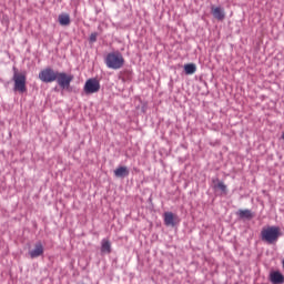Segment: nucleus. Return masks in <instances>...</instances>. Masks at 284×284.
<instances>
[{"instance_id": "1", "label": "nucleus", "mask_w": 284, "mask_h": 284, "mask_svg": "<svg viewBox=\"0 0 284 284\" xmlns=\"http://www.w3.org/2000/svg\"><path fill=\"white\" fill-rule=\"evenodd\" d=\"M282 235L280 226H265L262 229L261 239L267 244H276Z\"/></svg>"}, {"instance_id": "2", "label": "nucleus", "mask_w": 284, "mask_h": 284, "mask_svg": "<svg viewBox=\"0 0 284 284\" xmlns=\"http://www.w3.org/2000/svg\"><path fill=\"white\" fill-rule=\"evenodd\" d=\"M104 61L106 67L113 70L121 69L125 63L123 55L119 51L109 53Z\"/></svg>"}, {"instance_id": "3", "label": "nucleus", "mask_w": 284, "mask_h": 284, "mask_svg": "<svg viewBox=\"0 0 284 284\" xmlns=\"http://www.w3.org/2000/svg\"><path fill=\"white\" fill-rule=\"evenodd\" d=\"M14 70V74H13V82H14V87H13V90L16 92H19V93H24L27 92V77L24 73H18L16 68L13 69Z\"/></svg>"}, {"instance_id": "4", "label": "nucleus", "mask_w": 284, "mask_h": 284, "mask_svg": "<svg viewBox=\"0 0 284 284\" xmlns=\"http://www.w3.org/2000/svg\"><path fill=\"white\" fill-rule=\"evenodd\" d=\"M58 72L51 68H45L39 73V79L44 83H51L57 80Z\"/></svg>"}, {"instance_id": "5", "label": "nucleus", "mask_w": 284, "mask_h": 284, "mask_svg": "<svg viewBox=\"0 0 284 284\" xmlns=\"http://www.w3.org/2000/svg\"><path fill=\"white\" fill-rule=\"evenodd\" d=\"M72 80H73V75H71V74H67L64 72H58L57 73L55 81L59 84V87L63 90L69 89L70 83L72 82Z\"/></svg>"}, {"instance_id": "6", "label": "nucleus", "mask_w": 284, "mask_h": 284, "mask_svg": "<svg viewBox=\"0 0 284 284\" xmlns=\"http://www.w3.org/2000/svg\"><path fill=\"white\" fill-rule=\"evenodd\" d=\"M83 90L87 94L97 93L100 90V82L97 79H89L85 82Z\"/></svg>"}, {"instance_id": "7", "label": "nucleus", "mask_w": 284, "mask_h": 284, "mask_svg": "<svg viewBox=\"0 0 284 284\" xmlns=\"http://www.w3.org/2000/svg\"><path fill=\"white\" fill-rule=\"evenodd\" d=\"M211 12H212L213 17H214L216 20H219V21H223V20L225 19V11H224V9L221 8V7H215V6H213V7L211 8Z\"/></svg>"}, {"instance_id": "8", "label": "nucleus", "mask_w": 284, "mask_h": 284, "mask_svg": "<svg viewBox=\"0 0 284 284\" xmlns=\"http://www.w3.org/2000/svg\"><path fill=\"white\" fill-rule=\"evenodd\" d=\"M44 252V248H43V245L41 242H38L36 245H34V248L32 251L29 252V255L31 258H36V257H39L40 255H42Z\"/></svg>"}, {"instance_id": "9", "label": "nucleus", "mask_w": 284, "mask_h": 284, "mask_svg": "<svg viewBox=\"0 0 284 284\" xmlns=\"http://www.w3.org/2000/svg\"><path fill=\"white\" fill-rule=\"evenodd\" d=\"M270 281L273 284H283L284 283V275L278 271L272 272L271 275H270Z\"/></svg>"}, {"instance_id": "10", "label": "nucleus", "mask_w": 284, "mask_h": 284, "mask_svg": "<svg viewBox=\"0 0 284 284\" xmlns=\"http://www.w3.org/2000/svg\"><path fill=\"white\" fill-rule=\"evenodd\" d=\"M176 216L172 212L164 213V223L166 226H174L175 225Z\"/></svg>"}, {"instance_id": "11", "label": "nucleus", "mask_w": 284, "mask_h": 284, "mask_svg": "<svg viewBox=\"0 0 284 284\" xmlns=\"http://www.w3.org/2000/svg\"><path fill=\"white\" fill-rule=\"evenodd\" d=\"M130 174V171L126 166H119L114 170V175L116 178H125Z\"/></svg>"}, {"instance_id": "12", "label": "nucleus", "mask_w": 284, "mask_h": 284, "mask_svg": "<svg viewBox=\"0 0 284 284\" xmlns=\"http://www.w3.org/2000/svg\"><path fill=\"white\" fill-rule=\"evenodd\" d=\"M101 252L102 253H111V243L109 240L103 239L101 243Z\"/></svg>"}, {"instance_id": "13", "label": "nucleus", "mask_w": 284, "mask_h": 284, "mask_svg": "<svg viewBox=\"0 0 284 284\" xmlns=\"http://www.w3.org/2000/svg\"><path fill=\"white\" fill-rule=\"evenodd\" d=\"M184 71H185V74L187 75L194 74L196 72V65L193 63L185 64Z\"/></svg>"}, {"instance_id": "14", "label": "nucleus", "mask_w": 284, "mask_h": 284, "mask_svg": "<svg viewBox=\"0 0 284 284\" xmlns=\"http://www.w3.org/2000/svg\"><path fill=\"white\" fill-rule=\"evenodd\" d=\"M59 23L63 27H67L70 24V17L69 14H60L59 16Z\"/></svg>"}, {"instance_id": "15", "label": "nucleus", "mask_w": 284, "mask_h": 284, "mask_svg": "<svg viewBox=\"0 0 284 284\" xmlns=\"http://www.w3.org/2000/svg\"><path fill=\"white\" fill-rule=\"evenodd\" d=\"M240 216L241 217H246V219H252L253 214L250 210H241L240 211Z\"/></svg>"}, {"instance_id": "16", "label": "nucleus", "mask_w": 284, "mask_h": 284, "mask_svg": "<svg viewBox=\"0 0 284 284\" xmlns=\"http://www.w3.org/2000/svg\"><path fill=\"white\" fill-rule=\"evenodd\" d=\"M217 186H219V189H220L221 191H223V192L226 191V185H225L223 182H220V183L217 184Z\"/></svg>"}, {"instance_id": "17", "label": "nucleus", "mask_w": 284, "mask_h": 284, "mask_svg": "<svg viewBox=\"0 0 284 284\" xmlns=\"http://www.w3.org/2000/svg\"><path fill=\"white\" fill-rule=\"evenodd\" d=\"M97 38H98V34H97V33H92V34L90 36V41H91V42H95V41H97Z\"/></svg>"}, {"instance_id": "18", "label": "nucleus", "mask_w": 284, "mask_h": 284, "mask_svg": "<svg viewBox=\"0 0 284 284\" xmlns=\"http://www.w3.org/2000/svg\"><path fill=\"white\" fill-rule=\"evenodd\" d=\"M282 139L284 140V133H283V135H282Z\"/></svg>"}, {"instance_id": "19", "label": "nucleus", "mask_w": 284, "mask_h": 284, "mask_svg": "<svg viewBox=\"0 0 284 284\" xmlns=\"http://www.w3.org/2000/svg\"><path fill=\"white\" fill-rule=\"evenodd\" d=\"M283 266H284V260H283Z\"/></svg>"}]
</instances>
